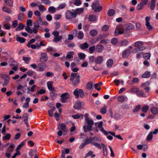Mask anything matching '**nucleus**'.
I'll list each match as a JSON object with an SVG mask.
<instances>
[{"mask_svg": "<svg viewBox=\"0 0 158 158\" xmlns=\"http://www.w3.org/2000/svg\"><path fill=\"white\" fill-rule=\"evenodd\" d=\"M80 77L77 73H72L70 75V80L73 81L72 84L74 86L77 85L80 83Z\"/></svg>", "mask_w": 158, "mask_h": 158, "instance_id": "1", "label": "nucleus"}, {"mask_svg": "<svg viewBox=\"0 0 158 158\" xmlns=\"http://www.w3.org/2000/svg\"><path fill=\"white\" fill-rule=\"evenodd\" d=\"M91 6L95 12H100L102 10V6H100V3L98 1H95L93 2Z\"/></svg>", "mask_w": 158, "mask_h": 158, "instance_id": "2", "label": "nucleus"}, {"mask_svg": "<svg viewBox=\"0 0 158 158\" xmlns=\"http://www.w3.org/2000/svg\"><path fill=\"white\" fill-rule=\"evenodd\" d=\"M52 34L54 36V38L53 41L54 42L56 43L59 42L63 38L61 35H59V32L56 30H54L52 32Z\"/></svg>", "mask_w": 158, "mask_h": 158, "instance_id": "3", "label": "nucleus"}, {"mask_svg": "<svg viewBox=\"0 0 158 158\" xmlns=\"http://www.w3.org/2000/svg\"><path fill=\"white\" fill-rule=\"evenodd\" d=\"M65 18L67 19H70L76 18L73 10H72V11L68 10L66 11L65 13Z\"/></svg>", "mask_w": 158, "mask_h": 158, "instance_id": "4", "label": "nucleus"}, {"mask_svg": "<svg viewBox=\"0 0 158 158\" xmlns=\"http://www.w3.org/2000/svg\"><path fill=\"white\" fill-rule=\"evenodd\" d=\"M73 94L76 97H78L79 95L81 98H82L84 95V93L83 90L81 89H76L73 92Z\"/></svg>", "mask_w": 158, "mask_h": 158, "instance_id": "5", "label": "nucleus"}, {"mask_svg": "<svg viewBox=\"0 0 158 158\" xmlns=\"http://www.w3.org/2000/svg\"><path fill=\"white\" fill-rule=\"evenodd\" d=\"M70 96L68 92L63 94L61 96L60 101L62 103L66 102Z\"/></svg>", "mask_w": 158, "mask_h": 158, "instance_id": "6", "label": "nucleus"}, {"mask_svg": "<svg viewBox=\"0 0 158 158\" xmlns=\"http://www.w3.org/2000/svg\"><path fill=\"white\" fill-rule=\"evenodd\" d=\"M30 26L29 25H27L26 26L25 28V30L26 31L30 34H31L33 32L35 34L37 33L38 31L35 28H33L32 29H31Z\"/></svg>", "mask_w": 158, "mask_h": 158, "instance_id": "7", "label": "nucleus"}, {"mask_svg": "<svg viewBox=\"0 0 158 158\" xmlns=\"http://www.w3.org/2000/svg\"><path fill=\"white\" fill-rule=\"evenodd\" d=\"M58 129L59 130H61L64 133H67V129L66 125L64 124H60L58 125Z\"/></svg>", "mask_w": 158, "mask_h": 158, "instance_id": "8", "label": "nucleus"}, {"mask_svg": "<svg viewBox=\"0 0 158 158\" xmlns=\"http://www.w3.org/2000/svg\"><path fill=\"white\" fill-rule=\"evenodd\" d=\"M41 56L40 60L41 62H44L47 60L48 57L47 55L45 53H41Z\"/></svg>", "mask_w": 158, "mask_h": 158, "instance_id": "9", "label": "nucleus"}, {"mask_svg": "<svg viewBox=\"0 0 158 158\" xmlns=\"http://www.w3.org/2000/svg\"><path fill=\"white\" fill-rule=\"evenodd\" d=\"M150 20V18L148 17H146L145 18L146 20V26L147 27L148 29L149 30H151L152 29L153 27L152 26L150 25L149 21Z\"/></svg>", "mask_w": 158, "mask_h": 158, "instance_id": "10", "label": "nucleus"}, {"mask_svg": "<svg viewBox=\"0 0 158 158\" xmlns=\"http://www.w3.org/2000/svg\"><path fill=\"white\" fill-rule=\"evenodd\" d=\"M123 33V29L121 27H117L114 32V34L115 35H118L120 34H121Z\"/></svg>", "mask_w": 158, "mask_h": 158, "instance_id": "11", "label": "nucleus"}, {"mask_svg": "<svg viewBox=\"0 0 158 158\" xmlns=\"http://www.w3.org/2000/svg\"><path fill=\"white\" fill-rule=\"evenodd\" d=\"M131 53V51L130 50L126 49L123 52L122 56L124 58H127L130 55Z\"/></svg>", "mask_w": 158, "mask_h": 158, "instance_id": "12", "label": "nucleus"}, {"mask_svg": "<svg viewBox=\"0 0 158 158\" xmlns=\"http://www.w3.org/2000/svg\"><path fill=\"white\" fill-rule=\"evenodd\" d=\"M103 60L104 59L103 56H99L96 58L95 63L97 64H101L103 62Z\"/></svg>", "mask_w": 158, "mask_h": 158, "instance_id": "13", "label": "nucleus"}, {"mask_svg": "<svg viewBox=\"0 0 158 158\" xmlns=\"http://www.w3.org/2000/svg\"><path fill=\"white\" fill-rule=\"evenodd\" d=\"M53 81H48L47 82V85L49 90L51 91H55V89L52 86Z\"/></svg>", "mask_w": 158, "mask_h": 158, "instance_id": "14", "label": "nucleus"}, {"mask_svg": "<svg viewBox=\"0 0 158 158\" xmlns=\"http://www.w3.org/2000/svg\"><path fill=\"white\" fill-rule=\"evenodd\" d=\"M46 68V66L43 64H39L37 66V70L38 71H44Z\"/></svg>", "mask_w": 158, "mask_h": 158, "instance_id": "15", "label": "nucleus"}, {"mask_svg": "<svg viewBox=\"0 0 158 158\" xmlns=\"http://www.w3.org/2000/svg\"><path fill=\"white\" fill-rule=\"evenodd\" d=\"M74 14L76 15V17L77 15H79L83 13L84 10V9L82 8H78L75 10H73Z\"/></svg>", "mask_w": 158, "mask_h": 158, "instance_id": "16", "label": "nucleus"}, {"mask_svg": "<svg viewBox=\"0 0 158 158\" xmlns=\"http://www.w3.org/2000/svg\"><path fill=\"white\" fill-rule=\"evenodd\" d=\"M103 46L100 44H98L96 45V50L98 52H101L103 50Z\"/></svg>", "mask_w": 158, "mask_h": 158, "instance_id": "17", "label": "nucleus"}, {"mask_svg": "<svg viewBox=\"0 0 158 158\" xmlns=\"http://www.w3.org/2000/svg\"><path fill=\"white\" fill-rule=\"evenodd\" d=\"M2 10L4 12L10 14L12 12V10L6 6H3L2 8Z\"/></svg>", "mask_w": 158, "mask_h": 158, "instance_id": "18", "label": "nucleus"}, {"mask_svg": "<svg viewBox=\"0 0 158 158\" xmlns=\"http://www.w3.org/2000/svg\"><path fill=\"white\" fill-rule=\"evenodd\" d=\"M146 49L145 47H142L139 48H134L132 51V52L133 53H136L138 52L139 51L143 50Z\"/></svg>", "mask_w": 158, "mask_h": 158, "instance_id": "19", "label": "nucleus"}, {"mask_svg": "<svg viewBox=\"0 0 158 158\" xmlns=\"http://www.w3.org/2000/svg\"><path fill=\"white\" fill-rule=\"evenodd\" d=\"M9 62L10 63V66H17L18 65V63L15 61L13 59L10 58L9 60Z\"/></svg>", "mask_w": 158, "mask_h": 158, "instance_id": "20", "label": "nucleus"}, {"mask_svg": "<svg viewBox=\"0 0 158 158\" xmlns=\"http://www.w3.org/2000/svg\"><path fill=\"white\" fill-rule=\"evenodd\" d=\"M156 0H152L151 3L148 4V5L150 6V8L152 10H153L155 9Z\"/></svg>", "mask_w": 158, "mask_h": 158, "instance_id": "21", "label": "nucleus"}, {"mask_svg": "<svg viewBox=\"0 0 158 158\" xmlns=\"http://www.w3.org/2000/svg\"><path fill=\"white\" fill-rule=\"evenodd\" d=\"M143 43L142 41H137L135 43L134 46L135 47L137 48L145 47L143 46Z\"/></svg>", "mask_w": 158, "mask_h": 158, "instance_id": "22", "label": "nucleus"}, {"mask_svg": "<svg viewBox=\"0 0 158 158\" xmlns=\"http://www.w3.org/2000/svg\"><path fill=\"white\" fill-rule=\"evenodd\" d=\"M151 111L154 115H157L158 114V109L156 107H152L151 109Z\"/></svg>", "mask_w": 158, "mask_h": 158, "instance_id": "23", "label": "nucleus"}, {"mask_svg": "<svg viewBox=\"0 0 158 158\" xmlns=\"http://www.w3.org/2000/svg\"><path fill=\"white\" fill-rule=\"evenodd\" d=\"M87 114L88 115V114H85V120L87 122L88 124H90V125H93L94 124V121L93 120L90 119L87 116Z\"/></svg>", "mask_w": 158, "mask_h": 158, "instance_id": "24", "label": "nucleus"}, {"mask_svg": "<svg viewBox=\"0 0 158 158\" xmlns=\"http://www.w3.org/2000/svg\"><path fill=\"white\" fill-rule=\"evenodd\" d=\"M89 20L90 22H94L97 21L96 17L94 15H91L88 17Z\"/></svg>", "mask_w": 158, "mask_h": 158, "instance_id": "25", "label": "nucleus"}, {"mask_svg": "<svg viewBox=\"0 0 158 158\" xmlns=\"http://www.w3.org/2000/svg\"><path fill=\"white\" fill-rule=\"evenodd\" d=\"M81 102L77 101L75 102L74 105V108L76 109H80L81 107Z\"/></svg>", "mask_w": 158, "mask_h": 158, "instance_id": "26", "label": "nucleus"}, {"mask_svg": "<svg viewBox=\"0 0 158 158\" xmlns=\"http://www.w3.org/2000/svg\"><path fill=\"white\" fill-rule=\"evenodd\" d=\"M136 94L139 97H143L145 98L146 97L143 91L140 90H138Z\"/></svg>", "mask_w": 158, "mask_h": 158, "instance_id": "27", "label": "nucleus"}, {"mask_svg": "<svg viewBox=\"0 0 158 158\" xmlns=\"http://www.w3.org/2000/svg\"><path fill=\"white\" fill-rule=\"evenodd\" d=\"M106 66L108 67H111L113 64V60L111 59H109L106 62Z\"/></svg>", "mask_w": 158, "mask_h": 158, "instance_id": "28", "label": "nucleus"}, {"mask_svg": "<svg viewBox=\"0 0 158 158\" xmlns=\"http://www.w3.org/2000/svg\"><path fill=\"white\" fill-rule=\"evenodd\" d=\"M89 47V45L88 44L86 43L85 42L83 44H81L80 45V48L82 50H84L86 48H87Z\"/></svg>", "mask_w": 158, "mask_h": 158, "instance_id": "29", "label": "nucleus"}, {"mask_svg": "<svg viewBox=\"0 0 158 158\" xmlns=\"http://www.w3.org/2000/svg\"><path fill=\"white\" fill-rule=\"evenodd\" d=\"M101 145L103 148V154L105 156H107V152L106 147L103 143H101Z\"/></svg>", "mask_w": 158, "mask_h": 158, "instance_id": "30", "label": "nucleus"}, {"mask_svg": "<svg viewBox=\"0 0 158 158\" xmlns=\"http://www.w3.org/2000/svg\"><path fill=\"white\" fill-rule=\"evenodd\" d=\"M115 10L113 9L109 10L107 12V14L110 16H112L114 15L115 13Z\"/></svg>", "mask_w": 158, "mask_h": 158, "instance_id": "31", "label": "nucleus"}, {"mask_svg": "<svg viewBox=\"0 0 158 158\" xmlns=\"http://www.w3.org/2000/svg\"><path fill=\"white\" fill-rule=\"evenodd\" d=\"M56 11V9L54 6H50L48 8V12L50 13H54Z\"/></svg>", "mask_w": 158, "mask_h": 158, "instance_id": "32", "label": "nucleus"}, {"mask_svg": "<svg viewBox=\"0 0 158 158\" xmlns=\"http://www.w3.org/2000/svg\"><path fill=\"white\" fill-rule=\"evenodd\" d=\"M74 54L73 52H68L66 56V58L68 59H70L73 57V55Z\"/></svg>", "mask_w": 158, "mask_h": 158, "instance_id": "33", "label": "nucleus"}, {"mask_svg": "<svg viewBox=\"0 0 158 158\" xmlns=\"http://www.w3.org/2000/svg\"><path fill=\"white\" fill-rule=\"evenodd\" d=\"M150 76V73L148 71H146L142 75L141 77L143 78H147Z\"/></svg>", "mask_w": 158, "mask_h": 158, "instance_id": "34", "label": "nucleus"}, {"mask_svg": "<svg viewBox=\"0 0 158 158\" xmlns=\"http://www.w3.org/2000/svg\"><path fill=\"white\" fill-rule=\"evenodd\" d=\"M4 2L6 5L10 7H12L13 6V0H5Z\"/></svg>", "mask_w": 158, "mask_h": 158, "instance_id": "35", "label": "nucleus"}, {"mask_svg": "<svg viewBox=\"0 0 158 158\" xmlns=\"http://www.w3.org/2000/svg\"><path fill=\"white\" fill-rule=\"evenodd\" d=\"M98 34V31L95 30H92L89 31L90 35L93 37L96 36Z\"/></svg>", "mask_w": 158, "mask_h": 158, "instance_id": "36", "label": "nucleus"}, {"mask_svg": "<svg viewBox=\"0 0 158 158\" xmlns=\"http://www.w3.org/2000/svg\"><path fill=\"white\" fill-rule=\"evenodd\" d=\"M11 136V135L10 134L7 133L3 137L2 139L3 140H8L10 138Z\"/></svg>", "mask_w": 158, "mask_h": 158, "instance_id": "37", "label": "nucleus"}, {"mask_svg": "<svg viewBox=\"0 0 158 158\" xmlns=\"http://www.w3.org/2000/svg\"><path fill=\"white\" fill-rule=\"evenodd\" d=\"M82 3L81 0H76L73 2V4L76 6H79Z\"/></svg>", "mask_w": 158, "mask_h": 158, "instance_id": "38", "label": "nucleus"}, {"mask_svg": "<svg viewBox=\"0 0 158 158\" xmlns=\"http://www.w3.org/2000/svg\"><path fill=\"white\" fill-rule=\"evenodd\" d=\"M107 106L105 105H104V107H102L100 110V112L103 114H105L106 112L107 111Z\"/></svg>", "mask_w": 158, "mask_h": 158, "instance_id": "39", "label": "nucleus"}, {"mask_svg": "<svg viewBox=\"0 0 158 158\" xmlns=\"http://www.w3.org/2000/svg\"><path fill=\"white\" fill-rule=\"evenodd\" d=\"M96 58L93 56H90L89 57V62L90 64L94 63V62H95Z\"/></svg>", "mask_w": 158, "mask_h": 158, "instance_id": "40", "label": "nucleus"}, {"mask_svg": "<svg viewBox=\"0 0 158 158\" xmlns=\"http://www.w3.org/2000/svg\"><path fill=\"white\" fill-rule=\"evenodd\" d=\"M78 55L79 59L81 60H84L85 59V55L83 53H78Z\"/></svg>", "mask_w": 158, "mask_h": 158, "instance_id": "41", "label": "nucleus"}, {"mask_svg": "<svg viewBox=\"0 0 158 158\" xmlns=\"http://www.w3.org/2000/svg\"><path fill=\"white\" fill-rule=\"evenodd\" d=\"M149 109V106L148 105H145L143 106L141 108L142 111L144 113L147 112Z\"/></svg>", "mask_w": 158, "mask_h": 158, "instance_id": "42", "label": "nucleus"}, {"mask_svg": "<svg viewBox=\"0 0 158 158\" xmlns=\"http://www.w3.org/2000/svg\"><path fill=\"white\" fill-rule=\"evenodd\" d=\"M16 40L19 42L20 43H24L25 41V39L23 37H18L16 38Z\"/></svg>", "mask_w": 158, "mask_h": 158, "instance_id": "43", "label": "nucleus"}, {"mask_svg": "<svg viewBox=\"0 0 158 158\" xmlns=\"http://www.w3.org/2000/svg\"><path fill=\"white\" fill-rule=\"evenodd\" d=\"M138 90L139 89L137 88L136 87H133L130 89V92L136 94Z\"/></svg>", "mask_w": 158, "mask_h": 158, "instance_id": "44", "label": "nucleus"}, {"mask_svg": "<svg viewBox=\"0 0 158 158\" xmlns=\"http://www.w3.org/2000/svg\"><path fill=\"white\" fill-rule=\"evenodd\" d=\"M84 34L81 31H79L78 32L77 35V37L78 39L81 40L84 37Z\"/></svg>", "mask_w": 158, "mask_h": 158, "instance_id": "45", "label": "nucleus"}, {"mask_svg": "<svg viewBox=\"0 0 158 158\" xmlns=\"http://www.w3.org/2000/svg\"><path fill=\"white\" fill-rule=\"evenodd\" d=\"M25 26L22 23L19 24L18 27L16 29V31H20L23 29Z\"/></svg>", "mask_w": 158, "mask_h": 158, "instance_id": "46", "label": "nucleus"}, {"mask_svg": "<svg viewBox=\"0 0 158 158\" xmlns=\"http://www.w3.org/2000/svg\"><path fill=\"white\" fill-rule=\"evenodd\" d=\"M95 49V46L94 45L92 46L89 48V52L91 54L93 53Z\"/></svg>", "mask_w": 158, "mask_h": 158, "instance_id": "47", "label": "nucleus"}, {"mask_svg": "<svg viewBox=\"0 0 158 158\" xmlns=\"http://www.w3.org/2000/svg\"><path fill=\"white\" fill-rule=\"evenodd\" d=\"M153 137V135L152 134V131L150 132L148 135L147 138L146 140L147 141H149L151 140Z\"/></svg>", "mask_w": 158, "mask_h": 158, "instance_id": "48", "label": "nucleus"}, {"mask_svg": "<svg viewBox=\"0 0 158 158\" xmlns=\"http://www.w3.org/2000/svg\"><path fill=\"white\" fill-rule=\"evenodd\" d=\"M123 33L125 36L127 37L131 35V31L128 29H126L124 31H123Z\"/></svg>", "mask_w": 158, "mask_h": 158, "instance_id": "49", "label": "nucleus"}, {"mask_svg": "<svg viewBox=\"0 0 158 158\" xmlns=\"http://www.w3.org/2000/svg\"><path fill=\"white\" fill-rule=\"evenodd\" d=\"M128 43V41L126 40H123L121 41L120 42V45L121 46H126Z\"/></svg>", "mask_w": 158, "mask_h": 158, "instance_id": "50", "label": "nucleus"}, {"mask_svg": "<svg viewBox=\"0 0 158 158\" xmlns=\"http://www.w3.org/2000/svg\"><path fill=\"white\" fill-rule=\"evenodd\" d=\"M25 144V142L23 141L18 145L16 148V151L19 150H20L21 148Z\"/></svg>", "mask_w": 158, "mask_h": 158, "instance_id": "51", "label": "nucleus"}, {"mask_svg": "<svg viewBox=\"0 0 158 158\" xmlns=\"http://www.w3.org/2000/svg\"><path fill=\"white\" fill-rule=\"evenodd\" d=\"M117 99L119 102H123L124 101V98L123 96L120 95L118 97Z\"/></svg>", "mask_w": 158, "mask_h": 158, "instance_id": "52", "label": "nucleus"}, {"mask_svg": "<svg viewBox=\"0 0 158 158\" xmlns=\"http://www.w3.org/2000/svg\"><path fill=\"white\" fill-rule=\"evenodd\" d=\"M150 54L148 53H145L143 55V57L145 60L149 59L150 58Z\"/></svg>", "mask_w": 158, "mask_h": 158, "instance_id": "53", "label": "nucleus"}, {"mask_svg": "<svg viewBox=\"0 0 158 158\" xmlns=\"http://www.w3.org/2000/svg\"><path fill=\"white\" fill-rule=\"evenodd\" d=\"M93 86V83L92 82L90 81L86 85V88L89 89H91Z\"/></svg>", "mask_w": 158, "mask_h": 158, "instance_id": "54", "label": "nucleus"}, {"mask_svg": "<svg viewBox=\"0 0 158 158\" xmlns=\"http://www.w3.org/2000/svg\"><path fill=\"white\" fill-rule=\"evenodd\" d=\"M24 14L23 13H20L18 15V19L19 20L22 21L24 18Z\"/></svg>", "mask_w": 158, "mask_h": 158, "instance_id": "55", "label": "nucleus"}, {"mask_svg": "<svg viewBox=\"0 0 158 158\" xmlns=\"http://www.w3.org/2000/svg\"><path fill=\"white\" fill-rule=\"evenodd\" d=\"M144 5L143 4L141 3L138 4L136 6V9L138 10H141L143 8V7Z\"/></svg>", "mask_w": 158, "mask_h": 158, "instance_id": "56", "label": "nucleus"}, {"mask_svg": "<svg viewBox=\"0 0 158 158\" xmlns=\"http://www.w3.org/2000/svg\"><path fill=\"white\" fill-rule=\"evenodd\" d=\"M23 60L26 64H28L29 61L31 59V58L27 57H23Z\"/></svg>", "mask_w": 158, "mask_h": 158, "instance_id": "57", "label": "nucleus"}, {"mask_svg": "<svg viewBox=\"0 0 158 158\" xmlns=\"http://www.w3.org/2000/svg\"><path fill=\"white\" fill-rule=\"evenodd\" d=\"M38 6L39 10L40 11H45L46 10V9L45 8L44 6L43 5H40Z\"/></svg>", "mask_w": 158, "mask_h": 158, "instance_id": "58", "label": "nucleus"}, {"mask_svg": "<svg viewBox=\"0 0 158 158\" xmlns=\"http://www.w3.org/2000/svg\"><path fill=\"white\" fill-rule=\"evenodd\" d=\"M92 144H93L96 147L98 148L99 149H101L102 147L99 143H97L96 142H93L91 143Z\"/></svg>", "mask_w": 158, "mask_h": 158, "instance_id": "59", "label": "nucleus"}, {"mask_svg": "<svg viewBox=\"0 0 158 158\" xmlns=\"http://www.w3.org/2000/svg\"><path fill=\"white\" fill-rule=\"evenodd\" d=\"M150 85V83L148 81L144 83H142L141 84V87L143 88H144V87H148Z\"/></svg>", "mask_w": 158, "mask_h": 158, "instance_id": "60", "label": "nucleus"}, {"mask_svg": "<svg viewBox=\"0 0 158 158\" xmlns=\"http://www.w3.org/2000/svg\"><path fill=\"white\" fill-rule=\"evenodd\" d=\"M109 27L107 25H105L103 26L102 28V30L103 31H106L109 29Z\"/></svg>", "mask_w": 158, "mask_h": 158, "instance_id": "61", "label": "nucleus"}, {"mask_svg": "<svg viewBox=\"0 0 158 158\" xmlns=\"http://www.w3.org/2000/svg\"><path fill=\"white\" fill-rule=\"evenodd\" d=\"M66 6V4L65 3L60 4L58 7V9H61L65 8Z\"/></svg>", "mask_w": 158, "mask_h": 158, "instance_id": "62", "label": "nucleus"}, {"mask_svg": "<svg viewBox=\"0 0 158 158\" xmlns=\"http://www.w3.org/2000/svg\"><path fill=\"white\" fill-rule=\"evenodd\" d=\"M127 29H133L135 26L133 24L131 23H128L127 25Z\"/></svg>", "mask_w": 158, "mask_h": 158, "instance_id": "63", "label": "nucleus"}, {"mask_svg": "<svg viewBox=\"0 0 158 158\" xmlns=\"http://www.w3.org/2000/svg\"><path fill=\"white\" fill-rule=\"evenodd\" d=\"M141 108V106L140 105H138L133 110L134 112H136L139 111Z\"/></svg>", "mask_w": 158, "mask_h": 158, "instance_id": "64", "label": "nucleus"}]
</instances>
